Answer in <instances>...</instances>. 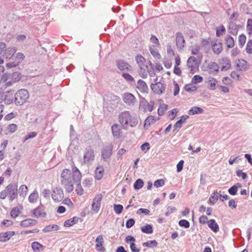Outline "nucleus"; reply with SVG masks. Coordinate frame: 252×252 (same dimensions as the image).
Listing matches in <instances>:
<instances>
[{
	"instance_id": "1",
	"label": "nucleus",
	"mask_w": 252,
	"mask_h": 252,
	"mask_svg": "<svg viewBox=\"0 0 252 252\" xmlns=\"http://www.w3.org/2000/svg\"><path fill=\"white\" fill-rule=\"evenodd\" d=\"M72 167V172L68 169H64L61 175V185L67 192L73 191L74 184L81 180L82 177L80 171L74 164Z\"/></svg>"
},
{
	"instance_id": "2",
	"label": "nucleus",
	"mask_w": 252,
	"mask_h": 252,
	"mask_svg": "<svg viewBox=\"0 0 252 252\" xmlns=\"http://www.w3.org/2000/svg\"><path fill=\"white\" fill-rule=\"evenodd\" d=\"M119 121L125 129H127L129 127H134L138 124L137 118L132 116L127 111L122 112L119 114Z\"/></svg>"
},
{
	"instance_id": "3",
	"label": "nucleus",
	"mask_w": 252,
	"mask_h": 252,
	"mask_svg": "<svg viewBox=\"0 0 252 252\" xmlns=\"http://www.w3.org/2000/svg\"><path fill=\"white\" fill-rule=\"evenodd\" d=\"M8 198L10 202H12L18 197V186L13 183L8 185L4 189L0 192V199L4 200Z\"/></svg>"
},
{
	"instance_id": "4",
	"label": "nucleus",
	"mask_w": 252,
	"mask_h": 252,
	"mask_svg": "<svg viewBox=\"0 0 252 252\" xmlns=\"http://www.w3.org/2000/svg\"><path fill=\"white\" fill-rule=\"evenodd\" d=\"M29 92L26 89L18 90L14 95V103L18 106H20L26 103L29 98Z\"/></svg>"
},
{
	"instance_id": "5",
	"label": "nucleus",
	"mask_w": 252,
	"mask_h": 252,
	"mask_svg": "<svg viewBox=\"0 0 252 252\" xmlns=\"http://www.w3.org/2000/svg\"><path fill=\"white\" fill-rule=\"evenodd\" d=\"M158 81V77H156L154 79V82L155 83H152L151 85V88L153 92L157 94H162L166 88V85Z\"/></svg>"
},
{
	"instance_id": "6",
	"label": "nucleus",
	"mask_w": 252,
	"mask_h": 252,
	"mask_svg": "<svg viewBox=\"0 0 252 252\" xmlns=\"http://www.w3.org/2000/svg\"><path fill=\"white\" fill-rule=\"evenodd\" d=\"M94 149L89 147L85 150L83 156V162L84 164H89L93 162L94 159Z\"/></svg>"
},
{
	"instance_id": "7",
	"label": "nucleus",
	"mask_w": 252,
	"mask_h": 252,
	"mask_svg": "<svg viewBox=\"0 0 252 252\" xmlns=\"http://www.w3.org/2000/svg\"><path fill=\"white\" fill-rule=\"evenodd\" d=\"M155 104L154 101H150V102H148L144 98H143L140 101L139 108L144 112H151L154 109Z\"/></svg>"
},
{
	"instance_id": "8",
	"label": "nucleus",
	"mask_w": 252,
	"mask_h": 252,
	"mask_svg": "<svg viewBox=\"0 0 252 252\" xmlns=\"http://www.w3.org/2000/svg\"><path fill=\"white\" fill-rule=\"evenodd\" d=\"M187 66L190 69V73L194 74L198 69L199 64L195 57H190L187 61Z\"/></svg>"
},
{
	"instance_id": "9",
	"label": "nucleus",
	"mask_w": 252,
	"mask_h": 252,
	"mask_svg": "<svg viewBox=\"0 0 252 252\" xmlns=\"http://www.w3.org/2000/svg\"><path fill=\"white\" fill-rule=\"evenodd\" d=\"M52 198L55 202H60L63 198V191L61 188H56L53 189L52 192Z\"/></svg>"
},
{
	"instance_id": "10",
	"label": "nucleus",
	"mask_w": 252,
	"mask_h": 252,
	"mask_svg": "<svg viewBox=\"0 0 252 252\" xmlns=\"http://www.w3.org/2000/svg\"><path fill=\"white\" fill-rule=\"evenodd\" d=\"M113 149V146L111 143L106 145L102 149L101 156L104 160L109 158L111 156Z\"/></svg>"
},
{
	"instance_id": "11",
	"label": "nucleus",
	"mask_w": 252,
	"mask_h": 252,
	"mask_svg": "<svg viewBox=\"0 0 252 252\" xmlns=\"http://www.w3.org/2000/svg\"><path fill=\"white\" fill-rule=\"evenodd\" d=\"M102 198V194H98L95 196L93 200V202L92 205V210H93L95 213H97L100 209Z\"/></svg>"
},
{
	"instance_id": "12",
	"label": "nucleus",
	"mask_w": 252,
	"mask_h": 252,
	"mask_svg": "<svg viewBox=\"0 0 252 252\" xmlns=\"http://www.w3.org/2000/svg\"><path fill=\"white\" fill-rule=\"evenodd\" d=\"M124 101L129 106H133L136 101L135 96L129 93H125L123 95Z\"/></svg>"
},
{
	"instance_id": "13",
	"label": "nucleus",
	"mask_w": 252,
	"mask_h": 252,
	"mask_svg": "<svg viewBox=\"0 0 252 252\" xmlns=\"http://www.w3.org/2000/svg\"><path fill=\"white\" fill-rule=\"evenodd\" d=\"M248 63L243 59H239L235 62V67L240 71H244L248 69Z\"/></svg>"
},
{
	"instance_id": "14",
	"label": "nucleus",
	"mask_w": 252,
	"mask_h": 252,
	"mask_svg": "<svg viewBox=\"0 0 252 252\" xmlns=\"http://www.w3.org/2000/svg\"><path fill=\"white\" fill-rule=\"evenodd\" d=\"M219 64L221 66V70L226 71L231 66V62L227 58H224L220 60Z\"/></svg>"
},
{
	"instance_id": "15",
	"label": "nucleus",
	"mask_w": 252,
	"mask_h": 252,
	"mask_svg": "<svg viewBox=\"0 0 252 252\" xmlns=\"http://www.w3.org/2000/svg\"><path fill=\"white\" fill-rule=\"evenodd\" d=\"M176 42L178 48L181 49L184 47L185 41L184 38L181 33L178 32L176 33Z\"/></svg>"
},
{
	"instance_id": "16",
	"label": "nucleus",
	"mask_w": 252,
	"mask_h": 252,
	"mask_svg": "<svg viewBox=\"0 0 252 252\" xmlns=\"http://www.w3.org/2000/svg\"><path fill=\"white\" fill-rule=\"evenodd\" d=\"M3 78L10 79L15 83L18 82L21 79V74L17 72H15L12 73H6L3 74Z\"/></svg>"
},
{
	"instance_id": "17",
	"label": "nucleus",
	"mask_w": 252,
	"mask_h": 252,
	"mask_svg": "<svg viewBox=\"0 0 252 252\" xmlns=\"http://www.w3.org/2000/svg\"><path fill=\"white\" fill-rule=\"evenodd\" d=\"M118 68L121 71H129L131 70V66L126 62L123 60H119L117 62Z\"/></svg>"
},
{
	"instance_id": "18",
	"label": "nucleus",
	"mask_w": 252,
	"mask_h": 252,
	"mask_svg": "<svg viewBox=\"0 0 252 252\" xmlns=\"http://www.w3.org/2000/svg\"><path fill=\"white\" fill-rule=\"evenodd\" d=\"M111 130L113 136L116 139L119 138L122 133L120 126L117 124H115L112 125Z\"/></svg>"
},
{
	"instance_id": "19",
	"label": "nucleus",
	"mask_w": 252,
	"mask_h": 252,
	"mask_svg": "<svg viewBox=\"0 0 252 252\" xmlns=\"http://www.w3.org/2000/svg\"><path fill=\"white\" fill-rule=\"evenodd\" d=\"M239 28V25L233 22H230L229 24L228 32L229 33L233 35H236L238 33Z\"/></svg>"
},
{
	"instance_id": "20",
	"label": "nucleus",
	"mask_w": 252,
	"mask_h": 252,
	"mask_svg": "<svg viewBox=\"0 0 252 252\" xmlns=\"http://www.w3.org/2000/svg\"><path fill=\"white\" fill-rule=\"evenodd\" d=\"M14 235L15 232L13 231H9L6 232L1 233L0 234V241L6 242L9 240L10 238Z\"/></svg>"
},
{
	"instance_id": "21",
	"label": "nucleus",
	"mask_w": 252,
	"mask_h": 252,
	"mask_svg": "<svg viewBox=\"0 0 252 252\" xmlns=\"http://www.w3.org/2000/svg\"><path fill=\"white\" fill-rule=\"evenodd\" d=\"M189 118V116L188 115H184L181 117L180 119L178 121L174 126V131L176 130L178 131L179 129L182 127V124H184Z\"/></svg>"
},
{
	"instance_id": "22",
	"label": "nucleus",
	"mask_w": 252,
	"mask_h": 252,
	"mask_svg": "<svg viewBox=\"0 0 252 252\" xmlns=\"http://www.w3.org/2000/svg\"><path fill=\"white\" fill-rule=\"evenodd\" d=\"M33 216L36 218L45 217L46 215L42 207H38L32 211Z\"/></svg>"
},
{
	"instance_id": "23",
	"label": "nucleus",
	"mask_w": 252,
	"mask_h": 252,
	"mask_svg": "<svg viewBox=\"0 0 252 252\" xmlns=\"http://www.w3.org/2000/svg\"><path fill=\"white\" fill-rule=\"evenodd\" d=\"M16 50L15 48L9 47L7 49H5L2 54L3 57H5L6 59H11Z\"/></svg>"
},
{
	"instance_id": "24",
	"label": "nucleus",
	"mask_w": 252,
	"mask_h": 252,
	"mask_svg": "<svg viewBox=\"0 0 252 252\" xmlns=\"http://www.w3.org/2000/svg\"><path fill=\"white\" fill-rule=\"evenodd\" d=\"M36 223L37 220L32 219H28L21 221L20 222V225L22 227H27L30 226L34 225Z\"/></svg>"
},
{
	"instance_id": "25",
	"label": "nucleus",
	"mask_w": 252,
	"mask_h": 252,
	"mask_svg": "<svg viewBox=\"0 0 252 252\" xmlns=\"http://www.w3.org/2000/svg\"><path fill=\"white\" fill-rule=\"evenodd\" d=\"M210 73H217L219 72V66L218 63L215 62L210 63L207 66Z\"/></svg>"
},
{
	"instance_id": "26",
	"label": "nucleus",
	"mask_w": 252,
	"mask_h": 252,
	"mask_svg": "<svg viewBox=\"0 0 252 252\" xmlns=\"http://www.w3.org/2000/svg\"><path fill=\"white\" fill-rule=\"evenodd\" d=\"M137 88L142 93L147 92L148 90V87L146 83L141 79H139L137 81Z\"/></svg>"
},
{
	"instance_id": "27",
	"label": "nucleus",
	"mask_w": 252,
	"mask_h": 252,
	"mask_svg": "<svg viewBox=\"0 0 252 252\" xmlns=\"http://www.w3.org/2000/svg\"><path fill=\"white\" fill-rule=\"evenodd\" d=\"M135 60L136 63L139 66V67H146L147 66V64H146V62L145 59L141 55H138L135 57Z\"/></svg>"
},
{
	"instance_id": "28",
	"label": "nucleus",
	"mask_w": 252,
	"mask_h": 252,
	"mask_svg": "<svg viewBox=\"0 0 252 252\" xmlns=\"http://www.w3.org/2000/svg\"><path fill=\"white\" fill-rule=\"evenodd\" d=\"M103 173L104 168L103 166H99L97 167L95 169L94 173L95 178L98 180H100L103 176Z\"/></svg>"
},
{
	"instance_id": "29",
	"label": "nucleus",
	"mask_w": 252,
	"mask_h": 252,
	"mask_svg": "<svg viewBox=\"0 0 252 252\" xmlns=\"http://www.w3.org/2000/svg\"><path fill=\"white\" fill-rule=\"evenodd\" d=\"M208 225L214 232H217L219 230V226L214 219H211L208 222Z\"/></svg>"
},
{
	"instance_id": "30",
	"label": "nucleus",
	"mask_w": 252,
	"mask_h": 252,
	"mask_svg": "<svg viewBox=\"0 0 252 252\" xmlns=\"http://www.w3.org/2000/svg\"><path fill=\"white\" fill-rule=\"evenodd\" d=\"M212 46L213 52L216 54H219L222 51V46L221 43L212 42Z\"/></svg>"
},
{
	"instance_id": "31",
	"label": "nucleus",
	"mask_w": 252,
	"mask_h": 252,
	"mask_svg": "<svg viewBox=\"0 0 252 252\" xmlns=\"http://www.w3.org/2000/svg\"><path fill=\"white\" fill-rule=\"evenodd\" d=\"M95 242L96 243L95 245L96 250L98 251H101L103 249L102 243H103V238L102 235H98L95 240Z\"/></svg>"
},
{
	"instance_id": "32",
	"label": "nucleus",
	"mask_w": 252,
	"mask_h": 252,
	"mask_svg": "<svg viewBox=\"0 0 252 252\" xmlns=\"http://www.w3.org/2000/svg\"><path fill=\"white\" fill-rule=\"evenodd\" d=\"M204 110L201 107L194 106L189 110L188 113L190 115H193L195 114H202Z\"/></svg>"
},
{
	"instance_id": "33",
	"label": "nucleus",
	"mask_w": 252,
	"mask_h": 252,
	"mask_svg": "<svg viewBox=\"0 0 252 252\" xmlns=\"http://www.w3.org/2000/svg\"><path fill=\"white\" fill-rule=\"evenodd\" d=\"M218 83L217 79L215 78L210 77L208 78V84L209 88L211 90H215L216 89V85Z\"/></svg>"
},
{
	"instance_id": "34",
	"label": "nucleus",
	"mask_w": 252,
	"mask_h": 252,
	"mask_svg": "<svg viewBox=\"0 0 252 252\" xmlns=\"http://www.w3.org/2000/svg\"><path fill=\"white\" fill-rule=\"evenodd\" d=\"M79 220V218L74 217L73 218L66 220L64 223V225L65 227H70L74 224L77 223Z\"/></svg>"
},
{
	"instance_id": "35",
	"label": "nucleus",
	"mask_w": 252,
	"mask_h": 252,
	"mask_svg": "<svg viewBox=\"0 0 252 252\" xmlns=\"http://www.w3.org/2000/svg\"><path fill=\"white\" fill-rule=\"evenodd\" d=\"M32 248L34 252H41L43 250L44 246L38 242H33L32 243Z\"/></svg>"
},
{
	"instance_id": "36",
	"label": "nucleus",
	"mask_w": 252,
	"mask_h": 252,
	"mask_svg": "<svg viewBox=\"0 0 252 252\" xmlns=\"http://www.w3.org/2000/svg\"><path fill=\"white\" fill-rule=\"evenodd\" d=\"M141 230L142 232L146 234H152L153 232V226L149 224H146L145 225L141 227Z\"/></svg>"
},
{
	"instance_id": "37",
	"label": "nucleus",
	"mask_w": 252,
	"mask_h": 252,
	"mask_svg": "<svg viewBox=\"0 0 252 252\" xmlns=\"http://www.w3.org/2000/svg\"><path fill=\"white\" fill-rule=\"evenodd\" d=\"M39 197L38 193L36 190H34L29 196L28 200L30 203H34L36 202Z\"/></svg>"
},
{
	"instance_id": "38",
	"label": "nucleus",
	"mask_w": 252,
	"mask_h": 252,
	"mask_svg": "<svg viewBox=\"0 0 252 252\" xmlns=\"http://www.w3.org/2000/svg\"><path fill=\"white\" fill-rule=\"evenodd\" d=\"M241 184L240 183H237L234 185L230 188H229L228 190L229 193L232 195H234L236 194L237 192L238 191V188L241 187Z\"/></svg>"
},
{
	"instance_id": "39",
	"label": "nucleus",
	"mask_w": 252,
	"mask_h": 252,
	"mask_svg": "<svg viewBox=\"0 0 252 252\" xmlns=\"http://www.w3.org/2000/svg\"><path fill=\"white\" fill-rule=\"evenodd\" d=\"M225 43L228 48H232L234 45V40L232 37L227 35L225 38Z\"/></svg>"
},
{
	"instance_id": "40",
	"label": "nucleus",
	"mask_w": 252,
	"mask_h": 252,
	"mask_svg": "<svg viewBox=\"0 0 252 252\" xmlns=\"http://www.w3.org/2000/svg\"><path fill=\"white\" fill-rule=\"evenodd\" d=\"M18 126L16 124H11L7 126L6 127V131H7V134L8 133H13L15 131H16L17 129Z\"/></svg>"
},
{
	"instance_id": "41",
	"label": "nucleus",
	"mask_w": 252,
	"mask_h": 252,
	"mask_svg": "<svg viewBox=\"0 0 252 252\" xmlns=\"http://www.w3.org/2000/svg\"><path fill=\"white\" fill-rule=\"evenodd\" d=\"M59 229V226L57 225H49L44 227L42 231L44 232H48L53 230H58Z\"/></svg>"
},
{
	"instance_id": "42",
	"label": "nucleus",
	"mask_w": 252,
	"mask_h": 252,
	"mask_svg": "<svg viewBox=\"0 0 252 252\" xmlns=\"http://www.w3.org/2000/svg\"><path fill=\"white\" fill-rule=\"evenodd\" d=\"M28 188L25 185H21L19 189V193L20 196L25 197L28 193Z\"/></svg>"
},
{
	"instance_id": "43",
	"label": "nucleus",
	"mask_w": 252,
	"mask_h": 252,
	"mask_svg": "<svg viewBox=\"0 0 252 252\" xmlns=\"http://www.w3.org/2000/svg\"><path fill=\"white\" fill-rule=\"evenodd\" d=\"M149 66L147 65V72L151 77H154L156 75L154 67L151 62L149 63Z\"/></svg>"
},
{
	"instance_id": "44",
	"label": "nucleus",
	"mask_w": 252,
	"mask_h": 252,
	"mask_svg": "<svg viewBox=\"0 0 252 252\" xmlns=\"http://www.w3.org/2000/svg\"><path fill=\"white\" fill-rule=\"evenodd\" d=\"M147 66L146 67H139V69L138 71V74L144 79H145L148 76V74L147 72Z\"/></svg>"
},
{
	"instance_id": "45",
	"label": "nucleus",
	"mask_w": 252,
	"mask_h": 252,
	"mask_svg": "<svg viewBox=\"0 0 252 252\" xmlns=\"http://www.w3.org/2000/svg\"><path fill=\"white\" fill-rule=\"evenodd\" d=\"M142 245L144 247L155 248L157 247L158 243L156 240H150L143 243Z\"/></svg>"
},
{
	"instance_id": "46",
	"label": "nucleus",
	"mask_w": 252,
	"mask_h": 252,
	"mask_svg": "<svg viewBox=\"0 0 252 252\" xmlns=\"http://www.w3.org/2000/svg\"><path fill=\"white\" fill-rule=\"evenodd\" d=\"M246 30L248 34L250 36H252V19H249L247 22Z\"/></svg>"
},
{
	"instance_id": "47",
	"label": "nucleus",
	"mask_w": 252,
	"mask_h": 252,
	"mask_svg": "<svg viewBox=\"0 0 252 252\" xmlns=\"http://www.w3.org/2000/svg\"><path fill=\"white\" fill-rule=\"evenodd\" d=\"M219 197V193L217 192H214L209 198V201L212 204H215Z\"/></svg>"
},
{
	"instance_id": "48",
	"label": "nucleus",
	"mask_w": 252,
	"mask_h": 252,
	"mask_svg": "<svg viewBox=\"0 0 252 252\" xmlns=\"http://www.w3.org/2000/svg\"><path fill=\"white\" fill-rule=\"evenodd\" d=\"M225 32V28L223 25H221L219 28H217L216 30V36L220 37L222 36Z\"/></svg>"
},
{
	"instance_id": "49",
	"label": "nucleus",
	"mask_w": 252,
	"mask_h": 252,
	"mask_svg": "<svg viewBox=\"0 0 252 252\" xmlns=\"http://www.w3.org/2000/svg\"><path fill=\"white\" fill-rule=\"evenodd\" d=\"M168 106L165 104H161L158 110V113L159 116H162L164 114L165 111L167 110Z\"/></svg>"
},
{
	"instance_id": "50",
	"label": "nucleus",
	"mask_w": 252,
	"mask_h": 252,
	"mask_svg": "<svg viewBox=\"0 0 252 252\" xmlns=\"http://www.w3.org/2000/svg\"><path fill=\"white\" fill-rule=\"evenodd\" d=\"M1 81H2V83L4 84L3 86H4L5 88L11 86L13 83H15L13 80L10 79H7L6 80L4 79L3 74L2 75L1 78Z\"/></svg>"
},
{
	"instance_id": "51",
	"label": "nucleus",
	"mask_w": 252,
	"mask_h": 252,
	"mask_svg": "<svg viewBox=\"0 0 252 252\" xmlns=\"http://www.w3.org/2000/svg\"><path fill=\"white\" fill-rule=\"evenodd\" d=\"M144 185V182L142 179H137L134 184V188L135 189H141Z\"/></svg>"
},
{
	"instance_id": "52",
	"label": "nucleus",
	"mask_w": 252,
	"mask_h": 252,
	"mask_svg": "<svg viewBox=\"0 0 252 252\" xmlns=\"http://www.w3.org/2000/svg\"><path fill=\"white\" fill-rule=\"evenodd\" d=\"M155 117L153 116H149L148 117L145 121L144 127H146L150 126V125L155 121Z\"/></svg>"
},
{
	"instance_id": "53",
	"label": "nucleus",
	"mask_w": 252,
	"mask_h": 252,
	"mask_svg": "<svg viewBox=\"0 0 252 252\" xmlns=\"http://www.w3.org/2000/svg\"><path fill=\"white\" fill-rule=\"evenodd\" d=\"M76 184L75 191L78 195H82L84 192L83 189L81 185V180L78 182H76Z\"/></svg>"
},
{
	"instance_id": "54",
	"label": "nucleus",
	"mask_w": 252,
	"mask_h": 252,
	"mask_svg": "<svg viewBox=\"0 0 252 252\" xmlns=\"http://www.w3.org/2000/svg\"><path fill=\"white\" fill-rule=\"evenodd\" d=\"M20 214V211L19 209L17 207H15L12 209L10 212V215L11 217L13 218H16L18 217Z\"/></svg>"
},
{
	"instance_id": "55",
	"label": "nucleus",
	"mask_w": 252,
	"mask_h": 252,
	"mask_svg": "<svg viewBox=\"0 0 252 252\" xmlns=\"http://www.w3.org/2000/svg\"><path fill=\"white\" fill-rule=\"evenodd\" d=\"M203 81V77L200 75H195L192 79L191 82L192 84H197Z\"/></svg>"
},
{
	"instance_id": "56",
	"label": "nucleus",
	"mask_w": 252,
	"mask_h": 252,
	"mask_svg": "<svg viewBox=\"0 0 252 252\" xmlns=\"http://www.w3.org/2000/svg\"><path fill=\"white\" fill-rule=\"evenodd\" d=\"M123 206L120 204H114V210L117 214H121L123 210Z\"/></svg>"
},
{
	"instance_id": "57",
	"label": "nucleus",
	"mask_w": 252,
	"mask_h": 252,
	"mask_svg": "<svg viewBox=\"0 0 252 252\" xmlns=\"http://www.w3.org/2000/svg\"><path fill=\"white\" fill-rule=\"evenodd\" d=\"M246 51L249 54H252V39L248 41L246 47Z\"/></svg>"
},
{
	"instance_id": "58",
	"label": "nucleus",
	"mask_w": 252,
	"mask_h": 252,
	"mask_svg": "<svg viewBox=\"0 0 252 252\" xmlns=\"http://www.w3.org/2000/svg\"><path fill=\"white\" fill-rule=\"evenodd\" d=\"M246 40V37L244 34H241L239 36V45L241 47H243L245 44Z\"/></svg>"
},
{
	"instance_id": "59",
	"label": "nucleus",
	"mask_w": 252,
	"mask_h": 252,
	"mask_svg": "<svg viewBox=\"0 0 252 252\" xmlns=\"http://www.w3.org/2000/svg\"><path fill=\"white\" fill-rule=\"evenodd\" d=\"M4 99L3 101L5 103L7 104H10L14 102V98L12 96H9L7 94H5V96H4Z\"/></svg>"
},
{
	"instance_id": "60",
	"label": "nucleus",
	"mask_w": 252,
	"mask_h": 252,
	"mask_svg": "<svg viewBox=\"0 0 252 252\" xmlns=\"http://www.w3.org/2000/svg\"><path fill=\"white\" fill-rule=\"evenodd\" d=\"M179 225L181 227L188 228L189 227V222L186 220H181L179 221Z\"/></svg>"
},
{
	"instance_id": "61",
	"label": "nucleus",
	"mask_w": 252,
	"mask_h": 252,
	"mask_svg": "<svg viewBox=\"0 0 252 252\" xmlns=\"http://www.w3.org/2000/svg\"><path fill=\"white\" fill-rule=\"evenodd\" d=\"M185 89L188 92H191L196 90L197 88L191 84H187L185 86Z\"/></svg>"
},
{
	"instance_id": "62",
	"label": "nucleus",
	"mask_w": 252,
	"mask_h": 252,
	"mask_svg": "<svg viewBox=\"0 0 252 252\" xmlns=\"http://www.w3.org/2000/svg\"><path fill=\"white\" fill-rule=\"evenodd\" d=\"M122 76L128 82H133L134 81L133 77L128 73H123Z\"/></svg>"
},
{
	"instance_id": "63",
	"label": "nucleus",
	"mask_w": 252,
	"mask_h": 252,
	"mask_svg": "<svg viewBox=\"0 0 252 252\" xmlns=\"http://www.w3.org/2000/svg\"><path fill=\"white\" fill-rule=\"evenodd\" d=\"M236 173L238 177H241L243 180H245L247 178V174L242 172L241 170H237L236 172Z\"/></svg>"
},
{
	"instance_id": "64",
	"label": "nucleus",
	"mask_w": 252,
	"mask_h": 252,
	"mask_svg": "<svg viewBox=\"0 0 252 252\" xmlns=\"http://www.w3.org/2000/svg\"><path fill=\"white\" fill-rule=\"evenodd\" d=\"M165 184L164 181L163 179H158L155 181L154 183V186L157 188L163 186Z\"/></svg>"
}]
</instances>
